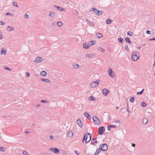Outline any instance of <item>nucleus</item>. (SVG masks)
Instances as JSON below:
<instances>
[{
  "label": "nucleus",
  "mask_w": 155,
  "mask_h": 155,
  "mask_svg": "<svg viewBox=\"0 0 155 155\" xmlns=\"http://www.w3.org/2000/svg\"><path fill=\"white\" fill-rule=\"evenodd\" d=\"M91 135L90 133H87L85 135H84L83 139L85 140V143H88L91 140Z\"/></svg>",
  "instance_id": "nucleus-1"
},
{
  "label": "nucleus",
  "mask_w": 155,
  "mask_h": 155,
  "mask_svg": "<svg viewBox=\"0 0 155 155\" xmlns=\"http://www.w3.org/2000/svg\"><path fill=\"white\" fill-rule=\"evenodd\" d=\"M139 57V54L137 51L133 52L132 54V59L133 61H137Z\"/></svg>",
  "instance_id": "nucleus-2"
},
{
  "label": "nucleus",
  "mask_w": 155,
  "mask_h": 155,
  "mask_svg": "<svg viewBox=\"0 0 155 155\" xmlns=\"http://www.w3.org/2000/svg\"><path fill=\"white\" fill-rule=\"evenodd\" d=\"M99 149L104 151H106L108 149L107 145L106 143L100 144L99 146Z\"/></svg>",
  "instance_id": "nucleus-3"
},
{
  "label": "nucleus",
  "mask_w": 155,
  "mask_h": 155,
  "mask_svg": "<svg viewBox=\"0 0 155 155\" xmlns=\"http://www.w3.org/2000/svg\"><path fill=\"white\" fill-rule=\"evenodd\" d=\"M91 10L94 11L95 13L97 15H100L103 14V12L102 11H99L95 8H92Z\"/></svg>",
  "instance_id": "nucleus-4"
},
{
  "label": "nucleus",
  "mask_w": 155,
  "mask_h": 155,
  "mask_svg": "<svg viewBox=\"0 0 155 155\" xmlns=\"http://www.w3.org/2000/svg\"><path fill=\"white\" fill-rule=\"evenodd\" d=\"M100 81L99 80L97 81H94L91 83V88H95L97 87L98 84H99Z\"/></svg>",
  "instance_id": "nucleus-5"
},
{
  "label": "nucleus",
  "mask_w": 155,
  "mask_h": 155,
  "mask_svg": "<svg viewBox=\"0 0 155 155\" xmlns=\"http://www.w3.org/2000/svg\"><path fill=\"white\" fill-rule=\"evenodd\" d=\"M93 119L95 124L99 125L100 124V122L98 118L96 116H94L93 117Z\"/></svg>",
  "instance_id": "nucleus-6"
},
{
  "label": "nucleus",
  "mask_w": 155,
  "mask_h": 155,
  "mask_svg": "<svg viewBox=\"0 0 155 155\" xmlns=\"http://www.w3.org/2000/svg\"><path fill=\"white\" fill-rule=\"evenodd\" d=\"M105 131V128L103 126L100 127L98 129V133L100 135H103Z\"/></svg>",
  "instance_id": "nucleus-7"
},
{
  "label": "nucleus",
  "mask_w": 155,
  "mask_h": 155,
  "mask_svg": "<svg viewBox=\"0 0 155 155\" xmlns=\"http://www.w3.org/2000/svg\"><path fill=\"white\" fill-rule=\"evenodd\" d=\"M50 151H52L54 153L58 154L59 153V150L58 148H52L49 149Z\"/></svg>",
  "instance_id": "nucleus-8"
},
{
  "label": "nucleus",
  "mask_w": 155,
  "mask_h": 155,
  "mask_svg": "<svg viewBox=\"0 0 155 155\" xmlns=\"http://www.w3.org/2000/svg\"><path fill=\"white\" fill-rule=\"evenodd\" d=\"M109 92V91L106 89L104 88L102 90V93L104 95L106 96L107 95L108 93Z\"/></svg>",
  "instance_id": "nucleus-9"
},
{
  "label": "nucleus",
  "mask_w": 155,
  "mask_h": 155,
  "mask_svg": "<svg viewBox=\"0 0 155 155\" xmlns=\"http://www.w3.org/2000/svg\"><path fill=\"white\" fill-rule=\"evenodd\" d=\"M42 61V59L40 57H37L34 60V62L37 63H39Z\"/></svg>",
  "instance_id": "nucleus-10"
},
{
  "label": "nucleus",
  "mask_w": 155,
  "mask_h": 155,
  "mask_svg": "<svg viewBox=\"0 0 155 155\" xmlns=\"http://www.w3.org/2000/svg\"><path fill=\"white\" fill-rule=\"evenodd\" d=\"M77 123L79 126L81 128L82 126V124L81 120L79 118H78L76 121Z\"/></svg>",
  "instance_id": "nucleus-11"
},
{
  "label": "nucleus",
  "mask_w": 155,
  "mask_h": 155,
  "mask_svg": "<svg viewBox=\"0 0 155 155\" xmlns=\"http://www.w3.org/2000/svg\"><path fill=\"white\" fill-rule=\"evenodd\" d=\"M109 74L110 76L111 77H114L115 76V75L114 74V73L112 71V70H111V68H110L109 69Z\"/></svg>",
  "instance_id": "nucleus-12"
},
{
  "label": "nucleus",
  "mask_w": 155,
  "mask_h": 155,
  "mask_svg": "<svg viewBox=\"0 0 155 155\" xmlns=\"http://www.w3.org/2000/svg\"><path fill=\"white\" fill-rule=\"evenodd\" d=\"M48 16L51 17H55L56 16V14L54 12H51L49 13Z\"/></svg>",
  "instance_id": "nucleus-13"
},
{
  "label": "nucleus",
  "mask_w": 155,
  "mask_h": 155,
  "mask_svg": "<svg viewBox=\"0 0 155 155\" xmlns=\"http://www.w3.org/2000/svg\"><path fill=\"white\" fill-rule=\"evenodd\" d=\"M54 6L56 8H57V9L60 11H64L65 10H64V8H62V7L58 6L56 5H54Z\"/></svg>",
  "instance_id": "nucleus-14"
},
{
  "label": "nucleus",
  "mask_w": 155,
  "mask_h": 155,
  "mask_svg": "<svg viewBox=\"0 0 155 155\" xmlns=\"http://www.w3.org/2000/svg\"><path fill=\"white\" fill-rule=\"evenodd\" d=\"M6 53V50L5 48H3L2 49L1 52V55H5Z\"/></svg>",
  "instance_id": "nucleus-15"
},
{
  "label": "nucleus",
  "mask_w": 155,
  "mask_h": 155,
  "mask_svg": "<svg viewBox=\"0 0 155 155\" xmlns=\"http://www.w3.org/2000/svg\"><path fill=\"white\" fill-rule=\"evenodd\" d=\"M96 43V41H89L88 43V44L90 45H95Z\"/></svg>",
  "instance_id": "nucleus-16"
},
{
  "label": "nucleus",
  "mask_w": 155,
  "mask_h": 155,
  "mask_svg": "<svg viewBox=\"0 0 155 155\" xmlns=\"http://www.w3.org/2000/svg\"><path fill=\"white\" fill-rule=\"evenodd\" d=\"M84 116L85 117H87L88 119H90L91 118V116L89 115L88 113H84Z\"/></svg>",
  "instance_id": "nucleus-17"
},
{
  "label": "nucleus",
  "mask_w": 155,
  "mask_h": 155,
  "mask_svg": "<svg viewBox=\"0 0 155 155\" xmlns=\"http://www.w3.org/2000/svg\"><path fill=\"white\" fill-rule=\"evenodd\" d=\"M73 68L74 69H77L79 68V64L76 63H74L72 64Z\"/></svg>",
  "instance_id": "nucleus-18"
},
{
  "label": "nucleus",
  "mask_w": 155,
  "mask_h": 155,
  "mask_svg": "<svg viewBox=\"0 0 155 155\" xmlns=\"http://www.w3.org/2000/svg\"><path fill=\"white\" fill-rule=\"evenodd\" d=\"M73 135V133L71 131H69L68 132V136L69 137H71Z\"/></svg>",
  "instance_id": "nucleus-19"
},
{
  "label": "nucleus",
  "mask_w": 155,
  "mask_h": 155,
  "mask_svg": "<svg viewBox=\"0 0 155 155\" xmlns=\"http://www.w3.org/2000/svg\"><path fill=\"white\" fill-rule=\"evenodd\" d=\"M96 37L98 38H99L101 37H102L103 36L102 35L101 33H96Z\"/></svg>",
  "instance_id": "nucleus-20"
},
{
  "label": "nucleus",
  "mask_w": 155,
  "mask_h": 155,
  "mask_svg": "<svg viewBox=\"0 0 155 155\" xmlns=\"http://www.w3.org/2000/svg\"><path fill=\"white\" fill-rule=\"evenodd\" d=\"M116 126L115 125H110L109 126H108L107 127V129L108 130H110V129L111 128L113 127L115 128L116 127Z\"/></svg>",
  "instance_id": "nucleus-21"
},
{
  "label": "nucleus",
  "mask_w": 155,
  "mask_h": 155,
  "mask_svg": "<svg viewBox=\"0 0 155 155\" xmlns=\"http://www.w3.org/2000/svg\"><path fill=\"white\" fill-rule=\"evenodd\" d=\"M93 54H87L85 55V57L87 58H91L93 57Z\"/></svg>",
  "instance_id": "nucleus-22"
},
{
  "label": "nucleus",
  "mask_w": 155,
  "mask_h": 155,
  "mask_svg": "<svg viewBox=\"0 0 155 155\" xmlns=\"http://www.w3.org/2000/svg\"><path fill=\"white\" fill-rule=\"evenodd\" d=\"M148 122V119L146 118H144L142 120V123L144 124H147Z\"/></svg>",
  "instance_id": "nucleus-23"
},
{
  "label": "nucleus",
  "mask_w": 155,
  "mask_h": 155,
  "mask_svg": "<svg viewBox=\"0 0 155 155\" xmlns=\"http://www.w3.org/2000/svg\"><path fill=\"white\" fill-rule=\"evenodd\" d=\"M83 46V48L85 49H87L89 48V45H87L86 43H84Z\"/></svg>",
  "instance_id": "nucleus-24"
},
{
  "label": "nucleus",
  "mask_w": 155,
  "mask_h": 155,
  "mask_svg": "<svg viewBox=\"0 0 155 155\" xmlns=\"http://www.w3.org/2000/svg\"><path fill=\"white\" fill-rule=\"evenodd\" d=\"M40 75L41 76H45L47 75V73L45 71H43L40 73Z\"/></svg>",
  "instance_id": "nucleus-25"
},
{
  "label": "nucleus",
  "mask_w": 155,
  "mask_h": 155,
  "mask_svg": "<svg viewBox=\"0 0 155 155\" xmlns=\"http://www.w3.org/2000/svg\"><path fill=\"white\" fill-rule=\"evenodd\" d=\"M63 25V23L61 21H58L57 22V25L58 27H61Z\"/></svg>",
  "instance_id": "nucleus-26"
},
{
  "label": "nucleus",
  "mask_w": 155,
  "mask_h": 155,
  "mask_svg": "<svg viewBox=\"0 0 155 155\" xmlns=\"http://www.w3.org/2000/svg\"><path fill=\"white\" fill-rule=\"evenodd\" d=\"M40 80L43 81L49 82H50V80L48 79H44V78H41Z\"/></svg>",
  "instance_id": "nucleus-27"
},
{
  "label": "nucleus",
  "mask_w": 155,
  "mask_h": 155,
  "mask_svg": "<svg viewBox=\"0 0 155 155\" xmlns=\"http://www.w3.org/2000/svg\"><path fill=\"white\" fill-rule=\"evenodd\" d=\"M112 21L110 19H108L106 21V23L107 24H110L111 23Z\"/></svg>",
  "instance_id": "nucleus-28"
},
{
  "label": "nucleus",
  "mask_w": 155,
  "mask_h": 155,
  "mask_svg": "<svg viewBox=\"0 0 155 155\" xmlns=\"http://www.w3.org/2000/svg\"><path fill=\"white\" fill-rule=\"evenodd\" d=\"M125 40L129 44H130L131 43V42L129 38L128 37H126L125 38Z\"/></svg>",
  "instance_id": "nucleus-29"
},
{
  "label": "nucleus",
  "mask_w": 155,
  "mask_h": 155,
  "mask_svg": "<svg viewBox=\"0 0 155 155\" xmlns=\"http://www.w3.org/2000/svg\"><path fill=\"white\" fill-rule=\"evenodd\" d=\"M97 49L98 50L102 52H105V50L103 49L101 47H98L97 48Z\"/></svg>",
  "instance_id": "nucleus-30"
},
{
  "label": "nucleus",
  "mask_w": 155,
  "mask_h": 155,
  "mask_svg": "<svg viewBox=\"0 0 155 155\" xmlns=\"http://www.w3.org/2000/svg\"><path fill=\"white\" fill-rule=\"evenodd\" d=\"M7 29L8 31H11L13 30L14 28L10 26H8Z\"/></svg>",
  "instance_id": "nucleus-31"
},
{
  "label": "nucleus",
  "mask_w": 155,
  "mask_h": 155,
  "mask_svg": "<svg viewBox=\"0 0 155 155\" xmlns=\"http://www.w3.org/2000/svg\"><path fill=\"white\" fill-rule=\"evenodd\" d=\"M95 98L93 96H91L89 98V100L91 101H94L95 100Z\"/></svg>",
  "instance_id": "nucleus-32"
},
{
  "label": "nucleus",
  "mask_w": 155,
  "mask_h": 155,
  "mask_svg": "<svg viewBox=\"0 0 155 155\" xmlns=\"http://www.w3.org/2000/svg\"><path fill=\"white\" fill-rule=\"evenodd\" d=\"M118 40L119 42L121 43H122L123 40V39L122 38H118Z\"/></svg>",
  "instance_id": "nucleus-33"
},
{
  "label": "nucleus",
  "mask_w": 155,
  "mask_h": 155,
  "mask_svg": "<svg viewBox=\"0 0 155 155\" xmlns=\"http://www.w3.org/2000/svg\"><path fill=\"white\" fill-rule=\"evenodd\" d=\"M6 150V148L4 147H0V150L1 151L4 152Z\"/></svg>",
  "instance_id": "nucleus-34"
},
{
  "label": "nucleus",
  "mask_w": 155,
  "mask_h": 155,
  "mask_svg": "<svg viewBox=\"0 0 155 155\" xmlns=\"http://www.w3.org/2000/svg\"><path fill=\"white\" fill-rule=\"evenodd\" d=\"M144 89H143L140 92H138L137 93V95L141 94L143 93V91H144Z\"/></svg>",
  "instance_id": "nucleus-35"
},
{
  "label": "nucleus",
  "mask_w": 155,
  "mask_h": 155,
  "mask_svg": "<svg viewBox=\"0 0 155 155\" xmlns=\"http://www.w3.org/2000/svg\"><path fill=\"white\" fill-rule=\"evenodd\" d=\"M135 100V98L134 97H131L130 98V101L131 102H133Z\"/></svg>",
  "instance_id": "nucleus-36"
},
{
  "label": "nucleus",
  "mask_w": 155,
  "mask_h": 155,
  "mask_svg": "<svg viewBox=\"0 0 155 155\" xmlns=\"http://www.w3.org/2000/svg\"><path fill=\"white\" fill-rule=\"evenodd\" d=\"M141 105L143 107H145L146 106H147V105L146 104L143 102L141 103Z\"/></svg>",
  "instance_id": "nucleus-37"
},
{
  "label": "nucleus",
  "mask_w": 155,
  "mask_h": 155,
  "mask_svg": "<svg viewBox=\"0 0 155 155\" xmlns=\"http://www.w3.org/2000/svg\"><path fill=\"white\" fill-rule=\"evenodd\" d=\"M99 149H97L96 150V152L94 154V155H97V154H98L100 152Z\"/></svg>",
  "instance_id": "nucleus-38"
},
{
  "label": "nucleus",
  "mask_w": 155,
  "mask_h": 155,
  "mask_svg": "<svg viewBox=\"0 0 155 155\" xmlns=\"http://www.w3.org/2000/svg\"><path fill=\"white\" fill-rule=\"evenodd\" d=\"M132 34H133V33L131 31H128L127 32V35H129V36H131Z\"/></svg>",
  "instance_id": "nucleus-39"
},
{
  "label": "nucleus",
  "mask_w": 155,
  "mask_h": 155,
  "mask_svg": "<svg viewBox=\"0 0 155 155\" xmlns=\"http://www.w3.org/2000/svg\"><path fill=\"white\" fill-rule=\"evenodd\" d=\"M23 153L24 155H28L27 152L25 150H24Z\"/></svg>",
  "instance_id": "nucleus-40"
},
{
  "label": "nucleus",
  "mask_w": 155,
  "mask_h": 155,
  "mask_svg": "<svg viewBox=\"0 0 155 155\" xmlns=\"http://www.w3.org/2000/svg\"><path fill=\"white\" fill-rule=\"evenodd\" d=\"M13 5L14 6H15L16 7H18V6L17 5V3H16V2H14L13 3Z\"/></svg>",
  "instance_id": "nucleus-41"
},
{
  "label": "nucleus",
  "mask_w": 155,
  "mask_h": 155,
  "mask_svg": "<svg viewBox=\"0 0 155 155\" xmlns=\"http://www.w3.org/2000/svg\"><path fill=\"white\" fill-rule=\"evenodd\" d=\"M97 141L95 140L92 143V144L94 145H95V144H97Z\"/></svg>",
  "instance_id": "nucleus-42"
},
{
  "label": "nucleus",
  "mask_w": 155,
  "mask_h": 155,
  "mask_svg": "<svg viewBox=\"0 0 155 155\" xmlns=\"http://www.w3.org/2000/svg\"><path fill=\"white\" fill-rule=\"evenodd\" d=\"M28 15L27 14H25L24 15V18H28Z\"/></svg>",
  "instance_id": "nucleus-43"
},
{
  "label": "nucleus",
  "mask_w": 155,
  "mask_h": 155,
  "mask_svg": "<svg viewBox=\"0 0 155 155\" xmlns=\"http://www.w3.org/2000/svg\"><path fill=\"white\" fill-rule=\"evenodd\" d=\"M41 102L43 103H47V101L46 100H42L41 101Z\"/></svg>",
  "instance_id": "nucleus-44"
},
{
  "label": "nucleus",
  "mask_w": 155,
  "mask_h": 155,
  "mask_svg": "<svg viewBox=\"0 0 155 155\" xmlns=\"http://www.w3.org/2000/svg\"><path fill=\"white\" fill-rule=\"evenodd\" d=\"M74 153L77 155H79V152L78 151H77V150H75L74 151Z\"/></svg>",
  "instance_id": "nucleus-45"
},
{
  "label": "nucleus",
  "mask_w": 155,
  "mask_h": 155,
  "mask_svg": "<svg viewBox=\"0 0 155 155\" xmlns=\"http://www.w3.org/2000/svg\"><path fill=\"white\" fill-rule=\"evenodd\" d=\"M125 48L126 49L127 51H128L129 50V49L128 48V45H126L125 46Z\"/></svg>",
  "instance_id": "nucleus-46"
},
{
  "label": "nucleus",
  "mask_w": 155,
  "mask_h": 155,
  "mask_svg": "<svg viewBox=\"0 0 155 155\" xmlns=\"http://www.w3.org/2000/svg\"><path fill=\"white\" fill-rule=\"evenodd\" d=\"M5 69L6 70H9V71H10L11 70V69L10 68H9L8 67H5Z\"/></svg>",
  "instance_id": "nucleus-47"
},
{
  "label": "nucleus",
  "mask_w": 155,
  "mask_h": 155,
  "mask_svg": "<svg viewBox=\"0 0 155 155\" xmlns=\"http://www.w3.org/2000/svg\"><path fill=\"white\" fill-rule=\"evenodd\" d=\"M26 77H28L29 76L30 74L28 72H26Z\"/></svg>",
  "instance_id": "nucleus-48"
},
{
  "label": "nucleus",
  "mask_w": 155,
  "mask_h": 155,
  "mask_svg": "<svg viewBox=\"0 0 155 155\" xmlns=\"http://www.w3.org/2000/svg\"><path fill=\"white\" fill-rule=\"evenodd\" d=\"M115 122L117 124H120V121L119 120H116Z\"/></svg>",
  "instance_id": "nucleus-49"
},
{
  "label": "nucleus",
  "mask_w": 155,
  "mask_h": 155,
  "mask_svg": "<svg viewBox=\"0 0 155 155\" xmlns=\"http://www.w3.org/2000/svg\"><path fill=\"white\" fill-rule=\"evenodd\" d=\"M5 24V23L4 22H3V21H0V25H3Z\"/></svg>",
  "instance_id": "nucleus-50"
},
{
  "label": "nucleus",
  "mask_w": 155,
  "mask_h": 155,
  "mask_svg": "<svg viewBox=\"0 0 155 155\" xmlns=\"http://www.w3.org/2000/svg\"><path fill=\"white\" fill-rule=\"evenodd\" d=\"M126 109H127V110L128 112H129V107L128 106V105L127 104V107H126Z\"/></svg>",
  "instance_id": "nucleus-51"
},
{
  "label": "nucleus",
  "mask_w": 155,
  "mask_h": 155,
  "mask_svg": "<svg viewBox=\"0 0 155 155\" xmlns=\"http://www.w3.org/2000/svg\"><path fill=\"white\" fill-rule=\"evenodd\" d=\"M146 33L147 34H151L150 33V31H149V30H147L146 31Z\"/></svg>",
  "instance_id": "nucleus-52"
},
{
  "label": "nucleus",
  "mask_w": 155,
  "mask_h": 155,
  "mask_svg": "<svg viewBox=\"0 0 155 155\" xmlns=\"http://www.w3.org/2000/svg\"><path fill=\"white\" fill-rule=\"evenodd\" d=\"M131 146L133 147H135L136 146V145L134 143H131Z\"/></svg>",
  "instance_id": "nucleus-53"
},
{
  "label": "nucleus",
  "mask_w": 155,
  "mask_h": 155,
  "mask_svg": "<svg viewBox=\"0 0 155 155\" xmlns=\"http://www.w3.org/2000/svg\"><path fill=\"white\" fill-rule=\"evenodd\" d=\"M40 106V105L39 104H37L35 105V107H38Z\"/></svg>",
  "instance_id": "nucleus-54"
},
{
  "label": "nucleus",
  "mask_w": 155,
  "mask_h": 155,
  "mask_svg": "<svg viewBox=\"0 0 155 155\" xmlns=\"http://www.w3.org/2000/svg\"><path fill=\"white\" fill-rule=\"evenodd\" d=\"M149 41H153V40H155V38H153L152 39H149Z\"/></svg>",
  "instance_id": "nucleus-55"
},
{
  "label": "nucleus",
  "mask_w": 155,
  "mask_h": 155,
  "mask_svg": "<svg viewBox=\"0 0 155 155\" xmlns=\"http://www.w3.org/2000/svg\"><path fill=\"white\" fill-rule=\"evenodd\" d=\"M6 15H12V14H11L10 13H9V12H8L6 14Z\"/></svg>",
  "instance_id": "nucleus-56"
},
{
  "label": "nucleus",
  "mask_w": 155,
  "mask_h": 155,
  "mask_svg": "<svg viewBox=\"0 0 155 155\" xmlns=\"http://www.w3.org/2000/svg\"><path fill=\"white\" fill-rule=\"evenodd\" d=\"M53 137L52 135H51L50 136L49 138L50 139H52L53 138Z\"/></svg>",
  "instance_id": "nucleus-57"
},
{
  "label": "nucleus",
  "mask_w": 155,
  "mask_h": 155,
  "mask_svg": "<svg viewBox=\"0 0 155 155\" xmlns=\"http://www.w3.org/2000/svg\"><path fill=\"white\" fill-rule=\"evenodd\" d=\"M55 23L54 22H53L52 23V26H55Z\"/></svg>",
  "instance_id": "nucleus-58"
},
{
  "label": "nucleus",
  "mask_w": 155,
  "mask_h": 155,
  "mask_svg": "<svg viewBox=\"0 0 155 155\" xmlns=\"http://www.w3.org/2000/svg\"><path fill=\"white\" fill-rule=\"evenodd\" d=\"M30 133V132H28L27 131H25V134H28V133Z\"/></svg>",
  "instance_id": "nucleus-59"
},
{
  "label": "nucleus",
  "mask_w": 155,
  "mask_h": 155,
  "mask_svg": "<svg viewBox=\"0 0 155 155\" xmlns=\"http://www.w3.org/2000/svg\"><path fill=\"white\" fill-rule=\"evenodd\" d=\"M2 35H0V39H2Z\"/></svg>",
  "instance_id": "nucleus-60"
},
{
  "label": "nucleus",
  "mask_w": 155,
  "mask_h": 155,
  "mask_svg": "<svg viewBox=\"0 0 155 155\" xmlns=\"http://www.w3.org/2000/svg\"><path fill=\"white\" fill-rule=\"evenodd\" d=\"M119 109V107L118 106H117L116 107V109L117 110Z\"/></svg>",
  "instance_id": "nucleus-61"
},
{
  "label": "nucleus",
  "mask_w": 155,
  "mask_h": 155,
  "mask_svg": "<svg viewBox=\"0 0 155 155\" xmlns=\"http://www.w3.org/2000/svg\"><path fill=\"white\" fill-rule=\"evenodd\" d=\"M97 139V137H96L95 138H93L92 139V140H95L96 139Z\"/></svg>",
  "instance_id": "nucleus-62"
},
{
  "label": "nucleus",
  "mask_w": 155,
  "mask_h": 155,
  "mask_svg": "<svg viewBox=\"0 0 155 155\" xmlns=\"http://www.w3.org/2000/svg\"><path fill=\"white\" fill-rule=\"evenodd\" d=\"M86 21H89V23H90V21H89V20L87 19H86Z\"/></svg>",
  "instance_id": "nucleus-63"
},
{
  "label": "nucleus",
  "mask_w": 155,
  "mask_h": 155,
  "mask_svg": "<svg viewBox=\"0 0 155 155\" xmlns=\"http://www.w3.org/2000/svg\"><path fill=\"white\" fill-rule=\"evenodd\" d=\"M153 66H155V61H154V64H153Z\"/></svg>",
  "instance_id": "nucleus-64"
}]
</instances>
